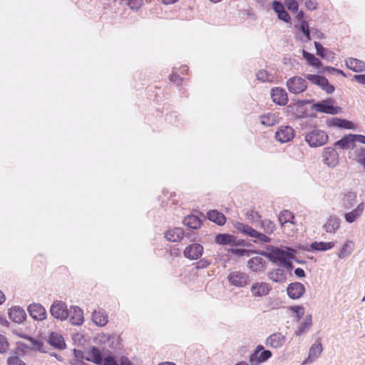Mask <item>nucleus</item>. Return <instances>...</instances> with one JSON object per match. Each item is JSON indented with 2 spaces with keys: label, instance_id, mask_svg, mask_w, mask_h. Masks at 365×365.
<instances>
[{
  "label": "nucleus",
  "instance_id": "f257e3e1",
  "mask_svg": "<svg viewBox=\"0 0 365 365\" xmlns=\"http://www.w3.org/2000/svg\"><path fill=\"white\" fill-rule=\"evenodd\" d=\"M328 138L327 133L319 130H313L305 136L306 142L312 147L324 145L327 142Z\"/></svg>",
  "mask_w": 365,
  "mask_h": 365
},
{
  "label": "nucleus",
  "instance_id": "f03ea898",
  "mask_svg": "<svg viewBox=\"0 0 365 365\" xmlns=\"http://www.w3.org/2000/svg\"><path fill=\"white\" fill-rule=\"evenodd\" d=\"M272 354L269 350H265L262 345H258L250 354V363L251 365H259L272 356Z\"/></svg>",
  "mask_w": 365,
  "mask_h": 365
},
{
  "label": "nucleus",
  "instance_id": "7ed1b4c3",
  "mask_svg": "<svg viewBox=\"0 0 365 365\" xmlns=\"http://www.w3.org/2000/svg\"><path fill=\"white\" fill-rule=\"evenodd\" d=\"M51 314L56 319L65 320L68 317L66 304L61 301H56L50 308Z\"/></svg>",
  "mask_w": 365,
  "mask_h": 365
},
{
  "label": "nucleus",
  "instance_id": "20e7f679",
  "mask_svg": "<svg viewBox=\"0 0 365 365\" xmlns=\"http://www.w3.org/2000/svg\"><path fill=\"white\" fill-rule=\"evenodd\" d=\"M288 90L292 93H300L304 92L307 87L305 79L299 76H294L287 81Z\"/></svg>",
  "mask_w": 365,
  "mask_h": 365
},
{
  "label": "nucleus",
  "instance_id": "39448f33",
  "mask_svg": "<svg viewBox=\"0 0 365 365\" xmlns=\"http://www.w3.org/2000/svg\"><path fill=\"white\" fill-rule=\"evenodd\" d=\"M313 109L317 112L334 115L338 113L341 108L334 106L331 100L324 101L313 105Z\"/></svg>",
  "mask_w": 365,
  "mask_h": 365
},
{
  "label": "nucleus",
  "instance_id": "423d86ee",
  "mask_svg": "<svg viewBox=\"0 0 365 365\" xmlns=\"http://www.w3.org/2000/svg\"><path fill=\"white\" fill-rule=\"evenodd\" d=\"M238 230H240L242 232L245 233L248 236L256 238L260 242H269L271 239L268 236H267L264 234H262L255 229H253L252 227L240 223L239 224L237 227Z\"/></svg>",
  "mask_w": 365,
  "mask_h": 365
},
{
  "label": "nucleus",
  "instance_id": "0eeeda50",
  "mask_svg": "<svg viewBox=\"0 0 365 365\" xmlns=\"http://www.w3.org/2000/svg\"><path fill=\"white\" fill-rule=\"evenodd\" d=\"M294 129L289 125L280 126L275 133L276 139L281 143H287L292 140L294 137Z\"/></svg>",
  "mask_w": 365,
  "mask_h": 365
},
{
  "label": "nucleus",
  "instance_id": "6e6552de",
  "mask_svg": "<svg viewBox=\"0 0 365 365\" xmlns=\"http://www.w3.org/2000/svg\"><path fill=\"white\" fill-rule=\"evenodd\" d=\"M227 279L230 284L233 286L245 287L248 283L249 277L244 272L236 271L230 273Z\"/></svg>",
  "mask_w": 365,
  "mask_h": 365
},
{
  "label": "nucleus",
  "instance_id": "1a4fd4ad",
  "mask_svg": "<svg viewBox=\"0 0 365 365\" xmlns=\"http://www.w3.org/2000/svg\"><path fill=\"white\" fill-rule=\"evenodd\" d=\"M312 83L322 87V88L327 91L328 93H331L334 91V87L329 83L328 80L322 76L309 74L306 77Z\"/></svg>",
  "mask_w": 365,
  "mask_h": 365
},
{
  "label": "nucleus",
  "instance_id": "9d476101",
  "mask_svg": "<svg viewBox=\"0 0 365 365\" xmlns=\"http://www.w3.org/2000/svg\"><path fill=\"white\" fill-rule=\"evenodd\" d=\"M288 296L292 299H298L305 292V287L300 282H294L288 285L287 288Z\"/></svg>",
  "mask_w": 365,
  "mask_h": 365
},
{
  "label": "nucleus",
  "instance_id": "9b49d317",
  "mask_svg": "<svg viewBox=\"0 0 365 365\" xmlns=\"http://www.w3.org/2000/svg\"><path fill=\"white\" fill-rule=\"evenodd\" d=\"M290 251L291 250H284L279 248H275L269 254V257L272 261L286 262L287 260L289 259L292 257V254Z\"/></svg>",
  "mask_w": 365,
  "mask_h": 365
},
{
  "label": "nucleus",
  "instance_id": "f8f14e48",
  "mask_svg": "<svg viewBox=\"0 0 365 365\" xmlns=\"http://www.w3.org/2000/svg\"><path fill=\"white\" fill-rule=\"evenodd\" d=\"M250 291L252 296L260 297L267 295L271 287L266 282H255L251 286Z\"/></svg>",
  "mask_w": 365,
  "mask_h": 365
},
{
  "label": "nucleus",
  "instance_id": "ddd939ff",
  "mask_svg": "<svg viewBox=\"0 0 365 365\" xmlns=\"http://www.w3.org/2000/svg\"><path fill=\"white\" fill-rule=\"evenodd\" d=\"M30 316L36 320L42 321L46 317V312L44 307L40 304H32L28 307Z\"/></svg>",
  "mask_w": 365,
  "mask_h": 365
},
{
  "label": "nucleus",
  "instance_id": "4468645a",
  "mask_svg": "<svg viewBox=\"0 0 365 365\" xmlns=\"http://www.w3.org/2000/svg\"><path fill=\"white\" fill-rule=\"evenodd\" d=\"M323 160L329 167H334L338 163V154L333 148H326L323 152Z\"/></svg>",
  "mask_w": 365,
  "mask_h": 365
},
{
  "label": "nucleus",
  "instance_id": "2eb2a0df",
  "mask_svg": "<svg viewBox=\"0 0 365 365\" xmlns=\"http://www.w3.org/2000/svg\"><path fill=\"white\" fill-rule=\"evenodd\" d=\"M203 247L200 244H192L184 250V256L190 259H197L202 254Z\"/></svg>",
  "mask_w": 365,
  "mask_h": 365
},
{
  "label": "nucleus",
  "instance_id": "dca6fc26",
  "mask_svg": "<svg viewBox=\"0 0 365 365\" xmlns=\"http://www.w3.org/2000/svg\"><path fill=\"white\" fill-rule=\"evenodd\" d=\"M70 322L73 325H81L83 322V313L78 307H71L68 311Z\"/></svg>",
  "mask_w": 365,
  "mask_h": 365
},
{
  "label": "nucleus",
  "instance_id": "f3484780",
  "mask_svg": "<svg viewBox=\"0 0 365 365\" xmlns=\"http://www.w3.org/2000/svg\"><path fill=\"white\" fill-rule=\"evenodd\" d=\"M340 227L341 220L335 215L329 216L324 225L326 232L331 234H335Z\"/></svg>",
  "mask_w": 365,
  "mask_h": 365
},
{
  "label": "nucleus",
  "instance_id": "a211bd4d",
  "mask_svg": "<svg viewBox=\"0 0 365 365\" xmlns=\"http://www.w3.org/2000/svg\"><path fill=\"white\" fill-rule=\"evenodd\" d=\"M364 203H359L354 209L344 214V219L348 223L356 221L363 214Z\"/></svg>",
  "mask_w": 365,
  "mask_h": 365
},
{
  "label": "nucleus",
  "instance_id": "6ab92c4d",
  "mask_svg": "<svg viewBox=\"0 0 365 365\" xmlns=\"http://www.w3.org/2000/svg\"><path fill=\"white\" fill-rule=\"evenodd\" d=\"M271 96L272 101L281 106H284L288 102V96L286 91L283 89L275 88L272 90Z\"/></svg>",
  "mask_w": 365,
  "mask_h": 365
},
{
  "label": "nucleus",
  "instance_id": "aec40b11",
  "mask_svg": "<svg viewBox=\"0 0 365 365\" xmlns=\"http://www.w3.org/2000/svg\"><path fill=\"white\" fill-rule=\"evenodd\" d=\"M346 66L351 71L360 73L365 71V63L359 59L355 58H347L345 60Z\"/></svg>",
  "mask_w": 365,
  "mask_h": 365
},
{
  "label": "nucleus",
  "instance_id": "412c9836",
  "mask_svg": "<svg viewBox=\"0 0 365 365\" xmlns=\"http://www.w3.org/2000/svg\"><path fill=\"white\" fill-rule=\"evenodd\" d=\"M273 10L277 14V17L286 22L289 23L291 21V18L289 14L285 11L284 6L279 1H274L272 4Z\"/></svg>",
  "mask_w": 365,
  "mask_h": 365
},
{
  "label": "nucleus",
  "instance_id": "4be33fe9",
  "mask_svg": "<svg viewBox=\"0 0 365 365\" xmlns=\"http://www.w3.org/2000/svg\"><path fill=\"white\" fill-rule=\"evenodd\" d=\"M9 317L16 323H21L26 317V313L19 307H12L9 309Z\"/></svg>",
  "mask_w": 365,
  "mask_h": 365
},
{
  "label": "nucleus",
  "instance_id": "5701e85b",
  "mask_svg": "<svg viewBox=\"0 0 365 365\" xmlns=\"http://www.w3.org/2000/svg\"><path fill=\"white\" fill-rule=\"evenodd\" d=\"M92 320L96 325L104 327L108 322V317L105 310L99 309L92 313Z\"/></svg>",
  "mask_w": 365,
  "mask_h": 365
},
{
  "label": "nucleus",
  "instance_id": "b1692460",
  "mask_svg": "<svg viewBox=\"0 0 365 365\" xmlns=\"http://www.w3.org/2000/svg\"><path fill=\"white\" fill-rule=\"evenodd\" d=\"M285 337L281 333H274L266 339V345L272 348H279L283 345Z\"/></svg>",
  "mask_w": 365,
  "mask_h": 365
},
{
  "label": "nucleus",
  "instance_id": "393cba45",
  "mask_svg": "<svg viewBox=\"0 0 365 365\" xmlns=\"http://www.w3.org/2000/svg\"><path fill=\"white\" fill-rule=\"evenodd\" d=\"M327 125L329 127H339L345 129H354V125L351 121L346 119L333 118L327 121Z\"/></svg>",
  "mask_w": 365,
  "mask_h": 365
},
{
  "label": "nucleus",
  "instance_id": "a878e982",
  "mask_svg": "<svg viewBox=\"0 0 365 365\" xmlns=\"http://www.w3.org/2000/svg\"><path fill=\"white\" fill-rule=\"evenodd\" d=\"M184 236V231L182 228L175 227L168 230L165 234V237L170 242H180Z\"/></svg>",
  "mask_w": 365,
  "mask_h": 365
},
{
  "label": "nucleus",
  "instance_id": "bb28decb",
  "mask_svg": "<svg viewBox=\"0 0 365 365\" xmlns=\"http://www.w3.org/2000/svg\"><path fill=\"white\" fill-rule=\"evenodd\" d=\"M323 347L319 341H316L309 349V355L306 363H311L315 361L322 354Z\"/></svg>",
  "mask_w": 365,
  "mask_h": 365
},
{
  "label": "nucleus",
  "instance_id": "cd10ccee",
  "mask_svg": "<svg viewBox=\"0 0 365 365\" xmlns=\"http://www.w3.org/2000/svg\"><path fill=\"white\" fill-rule=\"evenodd\" d=\"M48 342L51 346L60 349L66 348V343L63 337L56 332H52L50 334L48 338Z\"/></svg>",
  "mask_w": 365,
  "mask_h": 365
},
{
  "label": "nucleus",
  "instance_id": "c85d7f7f",
  "mask_svg": "<svg viewBox=\"0 0 365 365\" xmlns=\"http://www.w3.org/2000/svg\"><path fill=\"white\" fill-rule=\"evenodd\" d=\"M356 193L353 191H349L343 195L341 199V205L344 209H349L353 207L356 200Z\"/></svg>",
  "mask_w": 365,
  "mask_h": 365
},
{
  "label": "nucleus",
  "instance_id": "c756f323",
  "mask_svg": "<svg viewBox=\"0 0 365 365\" xmlns=\"http://www.w3.org/2000/svg\"><path fill=\"white\" fill-rule=\"evenodd\" d=\"M260 122L265 126H273L279 122V113H268L260 116Z\"/></svg>",
  "mask_w": 365,
  "mask_h": 365
},
{
  "label": "nucleus",
  "instance_id": "7c9ffc66",
  "mask_svg": "<svg viewBox=\"0 0 365 365\" xmlns=\"http://www.w3.org/2000/svg\"><path fill=\"white\" fill-rule=\"evenodd\" d=\"M355 248V243L351 240H346L343 244L341 250L338 252V257L340 259L349 256Z\"/></svg>",
  "mask_w": 365,
  "mask_h": 365
},
{
  "label": "nucleus",
  "instance_id": "2f4dec72",
  "mask_svg": "<svg viewBox=\"0 0 365 365\" xmlns=\"http://www.w3.org/2000/svg\"><path fill=\"white\" fill-rule=\"evenodd\" d=\"M335 145L341 149H353L355 146L352 134L345 135L341 140L335 143Z\"/></svg>",
  "mask_w": 365,
  "mask_h": 365
},
{
  "label": "nucleus",
  "instance_id": "473e14b6",
  "mask_svg": "<svg viewBox=\"0 0 365 365\" xmlns=\"http://www.w3.org/2000/svg\"><path fill=\"white\" fill-rule=\"evenodd\" d=\"M86 359L96 364H102L103 358L101 351L96 347L90 349L86 354Z\"/></svg>",
  "mask_w": 365,
  "mask_h": 365
},
{
  "label": "nucleus",
  "instance_id": "72a5a7b5",
  "mask_svg": "<svg viewBox=\"0 0 365 365\" xmlns=\"http://www.w3.org/2000/svg\"><path fill=\"white\" fill-rule=\"evenodd\" d=\"M21 346H24V344H21L18 346L16 350L7 359L8 365H26L19 357L20 352L23 351Z\"/></svg>",
  "mask_w": 365,
  "mask_h": 365
},
{
  "label": "nucleus",
  "instance_id": "f704fd0d",
  "mask_svg": "<svg viewBox=\"0 0 365 365\" xmlns=\"http://www.w3.org/2000/svg\"><path fill=\"white\" fill-rule=\"evenodd\" d=\"M207 218L219 225H223L226 222V217L222 212L216 210H210L207 213Z\"/></svg>",
  "mask_w": 365,
  "mask_h": 365
},
{
  "label": "nucleus",
  "instance_id": "c9c22d12",
  "mask_svg": "<svg viewBox=\"0 0 365 365\" xmlns=\"http://www.w3.org/2000/svg\"><path fill=\"white\" fill-rule=\"evenodd\" d=\"M215 242L222 245H234L236 244V238L229 234H218L215 237Z\"/></svg>",
  "mask_w": 365,
  "mask_h": 365
},
{
  "label": "nucleus",
  "instance_id": "e433bc0d",
  "mask_svg": "<svg viewBox=\"0 0 365 365\" xmlns=\"http://www.w3.org/2000/svg\"><path fill=\"white\" fill-rule=\"evenodd\" d=\"M247 266L254 272H259L263 269L264 267V262L262 257H255L247 262Z\"/></svg>",
  "mask_w": 365,
  "mask_h": 365
},
{
  "label": "nucleus",
  "instance_id": "4c0bfd02",
  "mask_svg": "<svg viewBox=\"0 0 365 365\" xmlns=\"http://www.w3.org/2000/svg\"><path fill=\"white\" fill-rule=\"evenodd\" d=\"M183 224L191 229L197 230L201 227L202 221L198 217L192 215L184 218Z\"/></svg>",
  "mask_w": 365,
  "mask_h": 365
},
{
  "label": "nucleus",
  "instance_id": "58836bf2",
  "mask_svg": "<svg viewBox=\"0 0 365 365\" xmlns=\"http://www.w3.org/2000/svg\"><path fill=\"white\" fill-rule=\"evenodd\" d=\"M334 242H314L310 245L312 250L317 251H326L334 247Z\"/></svg>",
  "mask_w": 365,
  "mask_h": 365
},
{
  "label": "nucleus",
  "instance_id": "ea45409f",
  "mask_svg": "<svg viewBox=\"0 0 365 365\" xmlns=\"http://www.w3.org/2000/svg\"><path fill=\"white\" fill-rule=\"evenodd\" d=\"M268 277L271 280L275 282H284L286 280L284 271L279 268L269 272Z\"/></svg>",
  "mask_w": 365,
  "mask_h": 365
},
{
  "label": "nucleus",
  "instance_id": "a19ab883",
  "mask_svg": "<svg viewBox=\"0 0 365 365\" xmlns=\"http://www.w3.org/2000/svg\"><path fill=\"white\" fill-rule=\"evenodd\" d=\"M294 219V214L292 212L287 210L282 211L279 213V217H278L279 222L282 226H283L284 224L288 223V222L294 223L293 222Z\"/></svg>",
  "mask_w": 365,
  "mask_h": 365
},
{
  "label": "nucleus",
  "instance_id": "79ce46f5",
  "mask_svg": "<svg viewBox=\"0 0 365 365\" xmlns=\"http://www.w3.org/2000/svg\"><path fill=\"white\" fill-rule=\"evenodd\" d=\"M302 53L304 58L307 61L309 65L317 68H319L322 66L321 61L315 57L313 54L305 51H303Z\"/></svg>",
  "mask_w": 365,
  "mask_h": 365
},
{
  "label": "nucleus",
  "instance_id": "37998d69",
  "mask_svg": "<svg viewBox=\"0 0 365 365\" xmlns=\"http://www.w3.org/2000/svg\"><path fill=\"white\" fill-rule=\"evenodd\" d=\"M262 227L267 234H272L275 230L274 223L269 220H264L261 222Z\"/></svg>",
  "mask_w": 365,
  "mask_h": 365
},
{
  "label": "nucleus",
  "instance_id": "c03bdc74",
  "mask_svg": "<svg viewBox=\"0 0 365 365\" xmlns=\"http://www.w3.org/2000/svg\"><path fill=\"white\" fill-rule=\"evenodd\" d=\"M10 349V344L7 338L2 334H0V354L6 353Z\"/></svg>",
  "mask_w": 365,
  "mask_h": 365
},
{
  "label": "nucleus",
  "instance_id": "a18cd8bd",
  "mask_svg": "<svg viewBox=\"0 0 365 365\" xmlns=\"http://www.w3.org/2000/svg\"><path fill=\"white\" fill-rule=\"evenodd\" d=\"M300 29H301L302 31L303 32V34H304V38L302 40L306 42L310 41L311 38H310L309 28V24H308L307 21H302L301 25H300Z\"/></svg>",
  "mask_w": 365,
  "mask_h": 365
},
{
  "label": "nucleus",
  "instance_id": "49530a36",
  "mask_svg": "<svg viewBox=\"0 0 365 365\" xmlns=\"http://www.w3.org/2000/svg\"><path fill=\"white\" fill-rule=\"evenodd\" d=\"M312 326V317L309 316L306 318L304 322L301 324L299 328L298 335H300L304 332H306Z\"/></svg>",
  "mask_w": 365,
  "mask_h": 365
},
{
  "label": "nucleus",
  "instance_id": "de8ad7c7",
  "mask_svg": "<svg viewBox=\"0 0 365 365\" xmlns=\"http://www.w3.org/2000/svg\"><path fill=\"white\" fill-rule=\"evenodd\" d=\"M284 4L289 11L294 13L297 12L299 4L297 0H285Z\"/></svg>",
  "mask_w": 365,
  "mask_h": 365
},
{
  "label": "nucleus",
  "instance_id": "09e8293b",
  "mask_svg": "<svg viewBox=\"0 0 365 365\" xmlns=\"http://www.w3.org/2000/svg\"><path fill=\"white\" fill-rule=\"evenodd\" d=\"M229 252L233 255L239 257L247 256L249 257L251 251L245 249H230Z\"/></svg>",
  "mask_w": 365,
  "mask_h": 365
},
{
  "label": "nucleus",
  "instance_id": "8fccbe9b",
  "mask_svg": "<svg viewBox=\"0 0 365 365\" xmlns=\"http://www.w3.org/2000/svg\"><path fill=\"white\" fill-rule=\"evenodd\" d=\"M356 161L361 164L365 168V148H361L356 150Z\"/></svg>",
  "mask_w": 365,
  "mask_h": 365
},
{
  "label": "nucleus",
  "instance_id": "3c124183",
  "mask_svg": "<svg viewBox=\"0 0 365 365\" xmlns=\"http://www.w3.org/2000/svg\"><path fill=\"white\" fill-rule=\"evenodd\" d=\"M271 75L265 70H261L257 73V78L258 80L266 82L269 81Z\"/></svg>",
  "mask_w": 365,
  "mask_h": 365
},
{
  "label": "nucleus",
  "instance_id": "603ef678",
  "mask_svg": "<svg viewBox=\"0 0 365 365\" xmlns=\"http://www.w3.org/2000/svg\"><path fill=\"white\" fill-rule=\"evenodd\" d=\"M127 4L130 9L138 10L143 4V0H127Z\"/></svg>",
  "mask_w": 365,
  "mask_h": 365
},
{
  "label": "nucleus",
  "instance_id": "864d4df0",
  "mask_svg": "<svg viewBox=\"0 0 365 365\" xmlns=\"http://www.w3.org/2000/svg\"><path fill=\"white\" fill-rule=\"evenodd\" d=\"M28 339L30 341L31 348L38 351H41L42 349L43 344L41 341L36 340L31 337H28Z\"/></svg>",
  "mask_w": 365,
  "mask_h": 365
},
{
  "label": "nucleus",
  "instance_id": "5fc2aeb1",
  "mask_svg": "<svg viewBox=\"0 0 365 365\" xmlns=\"http://www.w3.org/2000/svg\"><path fill=\"white\" fill-rule=\"evenodd\" d=\"M247 217L248 219L252 221H258L261 218L259 212L253 210H251L247 212Z\"/></svg>",
  "mask_w": 365,
  "mask_h": 365
},
{
  "label": "nucleus",
  "instance_id": "6e6d98bb",
  "mask_svg": "<svg viewBox=\"0 0 365 365\" xmlns=\"http://www.w3.org/2000/svg\"><path fill=\"white\" fill-rule=\"evenodd\" d=\"M103 365H119L113 356H108L103 359Z\"/></svg>",
  "mask_w": 365,
  "mask_h": 365
},
{
  "label": "nucleus",
  "instance_id": "4d7b16f0",
  "mask_svg": "<svg viewBox=\"0 0 365 365\" xmlns=\"http://www.w3.org/2000/svg\"><path fill=\"white\" fill-rule=\"evenodd\" d=\"M290 309L296 313L299 318H301L304 314V309L302 306L291 307Z\"/></svg>",
  "mask_w": 365,
  "mask_h": 365
},
{
  "label": "nucleus",
  "instance_id": "13d9d810",
  "mask_svg": "<svg viewBox=\"0 0 365 365\" xmlns=\"http://www.w3.org/2000/svg\"><path fill=\"white\" fill-rule=\"evenodd\" d=\"M305 5L307 9L312 11L317 9V3L314 0H307Z\"/></svg>",
  "mask_w": 365,
  "mask_h": 365
},
{
  "label": "nucleus",
  "instance_id": "bf43d9fd",
  "mask_svg": "<svg viewBox=\"0 0 365 365\" xmlns=\"http://www.w3.org/2000/svg\"><path fill=\"white\" fill-rule=\"evenodd\" d=\"M314 44H315L317 55L321 56L322 57H324V47L319 42H315Z\"/></svg>",
  "mask_w": 365,
  "mask_h": 365
},
{
  "label": "nucleus",
  "instance_id": "052dcab7",
  "mask_svg": "<svg viewBox=\"0 0 365 365\" xmlns=\"http://www.w3.org/2000/svg\"><path fill=\"white\" fill-rule=\"evenodd\" d=\"M354 142H359L362 144H365V136L363 135L352 134Z\"/></svg>",
  "mask_w": 365,
  "mask_h": 365
},
{
  "label": "nucleus",
  "instance_id": "680f3d73",
  "mask_svg": "<svg viewBox=\"0 0 365 365\" xmlns=\"http://www.w3.org/2000/svg\"><path fill=\"white\" fill-rule=\"evenodd\" d=\"M210 264V262L206 259H200L197 262L196 267L197 269H203L207 267Z\"/></svg>",
  "mask_w": 365,
  "mask_h": 365
},
{
  "label": "nucleus",
  "instance_id": "e2e57ef3",
  "mask_svg": "<svg viewBox=\"0 0 365 365\" xmlns=\"http://www.w3.org/2000/svg\"><path fill=\"white\" fill-rule=\"evenodd\" d=\"M354 80L360 84H365V74L355 75Z\"/></svg>",
  "mask_w": 365,
  "mask_h": 365
},
{
  "label": "nucleus",
  "instance_id": "0e129e2a",
  "mask_svg": "<svg viewBox=\"0 0 365 365\" xmlns=\"http://www.w3.org/2000/svg\"><path fill=\"white\" fill-rule=\"evenodd\" d=\"M294 274L298 277H303L305 275V272H304V269L302 268H299V267L295 269Z\"/></svg>",
  "mask_w": 365,
  "mask_h": 365
},
{
  "label": "nucleus",
  "instance_id": "69168bd1",
  "mask_svg": "<svg viewBox=\"0 0 365 365\" xmlns=\"http://www.w3.org/2000/svg\"><path fill=\"white\" fill-rule=\"evenodd\" d=\"M120 365H133V364L127 357L122 356L120 359Z\"/></svg>",
  "mask_w": 365,
  "mask_h": 365
},
{
  "label": "nucleus",
  "instance_id": "338daca9",
  "mask_svg": "<svg viewBox=\"0 0 365 365\" xmlns=\"http://www.w3.org/2000/svg\"><path fill=\"white\" fill-rule=\"evenodd\" d=\"M178 0H161V2L164 5H170L176 3Z\"/></svg>",
  "mask_w": 365,
  "mask_h": 365
},
{
  "label": "nucleus",
  "instance_id": "774afa93",
  "mask_svg": "<svg viewBox=\"0 0 365 365\" xmlns=\"http://www.w3.org/2000/svg\"><path fill=\"white\" fill-rule=\"evenodd\" d=\"M328 70H332V71H336L337 73L343 76H345V73H344L343 71L341 70H339V69H336V68H331V67H328L327 68Z\"/></svg>",
  "mask_w": 365,
  "mask_h": 365
}]
</instances>
